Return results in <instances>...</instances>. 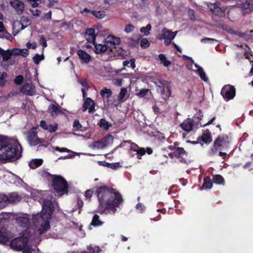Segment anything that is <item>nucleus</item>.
<instances>
[{
    "mask_svg": "<svg viewBox=\"0 0 253 253\" xmlns=\"http://www.w3.org/2000/svg\"><path fill=\"white\" fill-rule=\"evenodd\" d=\"M95 194L99 200L98 208H105L113 211H117L116 208L123 202L121 194L116 189L106 185L96 187Z\"/></svg>",
    "mask_w": 253,
    "mask_h": 253,
    "instance_id": "1",
    "label": "nucleus"
},
{
    "mask_svg": "<svg viewBox=\"0 0 253 253\" xmlns=\"http://www.w3.org/2000/svg\"><path fill=\"white\" fill-rule=\"evenodd\" d=\"M19 145L17 140L0 136V160L6 162L18 159L21 157Z\"/></svg>",
    "mask_w": 253,
    "mask_h": 253,
    "instance_id": "2",
    "label": "nucleus"
},
{
    "mask_svg": "<svg viewBox=\"0 0 253 253\" xmlns=\"http://www.w3.org/2000/svg\"><path fill=\"white\" fill-rule=\"evenodd\" d=\"M230 138L227 134L218 135L213 142L212 147L208 152V155L212 157L218 150H226L229 147Z\"/></svg>",
    "mask_w": 253,
    "mask_h": 253,
    "instance_id": "3",
    "label": "nucleus"
},
{
    "mask_svg": "<svg viewBox=\"0 0 253 253\" xmlns=\"http://www.w3.org/2000/svg\"><path fill=\"white\" fill-rule=\"evenodd\" d=\"M157 91L167 101L171 95V84L166 80H159L154 82Z\"/></svg>",
    "mask_w": 253,
    "mask_h": 253,
    "instance_id": "4",
    "label": "nucleus"
},
{
    "mask_svg": "<svg viewBox=\"0 0 253 253\" xmlns=\"http://www.w3.org/2000/svg\"><path fill=\"white\" fill-rule=\"evenodd\" d=\"M27 140L31 146L39 145L38 150H41L42 147L46 148L48 146V142L44 139L38 137V133L35 130L27 132Z\"/></svg>",
    "mask_w": 253,
    "mask_h": 253,
    "instance_id": "5",
    "label": "nucleus"
},
{
    "mask_svg": "<svg viewBox=\"0 0 253 253\" xmlns=\"http://www.w3.org/2000/svg\"><path fill=\"white\" fill-rule=\"evenodd\" d=\"M52 185L56 192L68 193V184L66 180L62 176L56 175L51 179Z\"/></svg>",
    "mask_w": 253,
    "mask_h": 253,
    "instance_id": "6",
    "label": "nucleus"
},
{
    "mask_svg": "<svg viewBox=\"0 0 253 253\" xmlns=\"http://www.w3.org/2000/svg\"><path fill=\"white\" fill-rule=\"evenodd\" d=\"M27 231L24 232L23 235L17 237L10 242V246L11 249L16 251H22L27 246L29 238L26 235Z\"/></svg>",
    "mask_w": 253,
    "mask_h": 253,
    "instance_id": "7",
    "label": "nucleus"
},
{
    "mask_svg": "<svg viewBox=\"0 0 253 253\" xmlns=\"http://www.w3.org/2000/svg\"><path fill=\"white\" fill-rule=\"evenodd\" d=\"M220 94L226 101L233 99L236 95V88L234 86L231 84L224 85L220 92Z\"/></svg>",
    "mask_w": 253,
    "mask_h": 253,
    "instance_id": "8",
    "label": "nucleus"
},
{
    "mask_svg": "<svg viewBox=\"0 0 253 253\" xmlns=\"http://www.w3.org/2000/svg\"><path fill=\"white\" fill-rule=\"evenodd\" d=\"M53 211L54 206L52 201L48 199H44L41 211V212L43 214V217L46 219H50Z\"/></svg>",
    "mask_w": 253,
    "mask_h": 253,
    "instance_id": "9",
    "label": "nucleus"
},
{
    "mask_svg": "<svg viewBox=\"0 0 253 253\" xmlns=\"http://www.w3.org/2000/svg\"><path fill=\"white\" fill-rule=\"evenodd\" d=\"M95 103L91 98L87 97L84 103L82 110L83 112H85L88 109L89 113H93L95 111Z\"/></svg>",
    "mask_w": 253,
    "mask_h": 253,
    "instance_id": "10",
    "label": "nucleus"
},
{
    "mask_svg": "<svg viewBox=\"0 0 253 253\" xmlns=\"http://www.w3.org/2000/svg\"><path fill=\"white\" fill-rule=\"evenodd\" d=\"M176 158L180 159V162L186 164L187 153L182 147H176L174 150Z\"/></svg>",
    "mask_w": 253,
    "mask_h": 253,
    "instance_id": "11",
    "label": "nucleus"
},
{
    "mask_svg": "<svg viewBox=\"0 0 253 253\" xmlns=\"http://www.w3.org/2000/svg\"><path fill=\"white\" fill-rule=\"evenodd\" d=\"M93 44L94 45V51L97 54L104 53L108 51H111V47L108 45V43L96 44L95 42V44Z\"/></svg>",
    "mask_w": 253,
    "mask_h": 253,
    "instance_id": "12",
    "label": "nucleus"
},
{
    "mask_svg": "<svg viewBox=\"0 0 253 253\" xmlns=\"http://www.w3.org/2000/svg\"><path fill=\"white\" fill-rule=\"evenodd\" d=\"M17 224L19 226L28 228L30 225V217L28 215L26 216H20L16 218Z\"/></svg>",
    "mask_w": 253,
    "mask_h": 253,
    "instance_id": "13",
    "label": "nucleus"
},
{
    "mask_svg": "<svg viewBox=\"0 0 253 253\" xmlns=\"http://www.w3.org/2000/svg\"><path fill=\"white\" fill-rule=\"evenodd\" d=\"M95 30L93 28H87L86 30L85 38L89 42H92L95 44L96 35Z\"/></svg>",
    "mask_w": 253,
    "mask_h": 253,
    "instance_id": "14",
    "label": "nucleus"
},
{
    "mask_svg": "<svg viewBox=\"0 0 253 253\" xmlns=\"http://www.w3.org/2000/svg\"><path fill=\"white\" fill-rule=\"evenodd\" d=\"M10 4L17 12L18 13H22L24 9V3L19 0L10 1Z\"/></svg>",
    "mask_w": 253,
    "mask_h": 253,
    "instance_id": "15",
    "label": "nucleus"
},
{
    "mask_svg": "<svg viewBox=\"0 0 253 253\" xmlns=\"http://www.w3.org/2000/svg\"><path fill=\"white\" fill-rule=\"evenodd\" d=\"M162 34L160 37V39H169V40H173L177 33V32H172L171 31L164 28L162 30Z\"/></svg>",
    "mask_w": 253,
    "mask_h": 253,
    "instance_id": "16",
    "label": "nucleus"
},
{
    "mask_svg": "<svg viewBox=\"0 0 253 253\" xmlns=\"http://www.w3.org/2000/svg\"><path fill=\"white\" fill-rule=\"evenodd\" d=\"M40 126L50 132H54L57 129L58 124L57 123H55L54 125L47 124L45 121L42 120L40 122Z\"/></svg>",
    "mask_w": 253,
    "mask_h": 253,
    "instance_id": "17",
    "label": "nucleus"
},
{
    "mask_svg": "<svg viewBox=\"0 0 253 253\" xmlns=\"http://www.w3.org/2000/svg\"><path fill=\"white\" fill-rule=\"evenodd\" d=\"M77 54L79 58L82 60V63H88L91 59L90 55L83 50H78Z\"/></svg>",
    "mask_w": 253,
    "mask_h": 253,
    "instance_id": "18",
    "label": "nucleus"
},
{
    "mask_svg": "<svg viewBox=\"0 0 253 253\" xmlns=\"http://www.w3.org/2000/svg\"><path fill=\"white\" fill-rule=\"evenodd\" d=\"M180 126L184 130L189 132L193 129V120L190 119H187L184 121Z\"/></svg>",
    "mask_w": 253,
    "mask_h": 253,
    "instance_id": "19",
    "label": "nucleus"
},
{
    "mask_svg": "<svg viewBox=\"0 0 253 253\" xmlns=\"http://www.w3.org/2000/svg\"><path fill=\"white\" fill-rule=\"evenodd\" d=\"M207 132L203 133L202 136L198 138V141H202L206 144L210 143L211 140V133L209 129L206 130Z\"/></svg>",
    "mask_w": 253,
    "mask_h": 253,
    "instance_id": "20",
    "label": "nucleus"
},
{
    "mask_svg": "<svg viewBox=\"0 0 253 253\" xmlns=\"http://www.w3.org/2000/svg\"><path fill=\"white\" fill-rule=\"evenodd\" d=\"M48 110L52 117L56 116L58 114L62 113L60 110V107L53 104H50L48 107Z\"/></svg>",
    "mask_w": 253,
    "mask_h": 253,
    "instance_id": "21",
    "label": "nucleus"
},
{
    "mask_svg": "<svg viewBox=\"0 0 253 253\" xmlns=\"http://www.w3.org/2000/svg\"><path fill=\"white\" fill-rule=\"evenodd\" d=\"M49 220V219L42 220L44 222L41 224L39 228L38 229V233L40 235H42L45 233L50 228V226L48 221Z\"/></svg>",
    "mask_w": 253,
    "mask_h": 253,
    "instance_id": "22",
    "label": "nucleus"
},
{
    "mask_svg": "<svg viewBox=\"0 0 253 253\" xmlns=\"http://www.w3.org/2000/svg\"><path fill=\"white\" fill-rule=\"evenodd\" d=\"M98 164L100 166L106 167L113 169H116L118 168L121 167V165L119 163H109L105 161H99Z\"/></svg>",
    "mask_w": 253,
    "mask_h": 253,
    "instance_id": "23",
    "label": "nucleus"
},
{
    "mask_svg": "<svg viewBox=\"0 0 253 253\" xmlns=\"http://www.w3.org/2000/svg\"><path fill=\"white\" fill-rule=\"evenodd\" d=\"M34 87L32 84H26L22 87L21 90L23 93L31 95L34 92Z\"/></svg>",
    "mask_w": 253,
    "mask_h": 253,
    "instance_id": "24",
    "label": "nucleus"
},
{
    "mask_svg": "<svg viewBox=\"0 0 253 253\" xmlns=\"http://www.w3.org/2000/svg\"><path fill=\"white\" fill-rule=\"evenodd\" d=\"M104 223V222L100 219V216L95 214L92 217L90 225L94 227H98L102 225Z\"/></svg>",
    "mask_w": 253,
    "mask_h": 253,
    "instance_id": "25",
    "label": "nucleus"
},
{
    "mask_svg": "<svg viewBox=\"0 0 253 253\" xmlns=\"http://www.w3.org/2000/svg\"><path fill=\"white\" fill-rule=\"evenodd\" d=\"M202 187L205 189H211L213 185V181L210 176H207L204 178Z\"/></svg>",
    "mask_w": 253,
    "mask_h": 253,
    "instance_id": "26",
    "label": "nucleus"
},
{
    "mask_svg": "<svg viewBox=\"0 0 253 253\" xmlns=\"http://www.w3.org/2000/svg\"><path fill=\"white\" fill-rule=\"evenodd\" d=\"M212 181L215 184L224 186L225 185V180L223 177L220 174L212 175Z\"/></svg>",
    "mask_w": 253,
    "mask_h": 253,
    "instance_id": "27",
    "label": "nucleus"
},
{
    "mask_svg": "<svg viewBox=\"0 0 253 253\" xmlns=\"http://www.w3.org/2000/svg\"><path fill=\"white\" fill-rule=\"evenodd\" d=\"M42 163L43 160L42 159H33L29 163V166L32 169H35L41 166L42 164Z\"/></svg>",
    "mask_w": 253,
    "mask_h": 253,
    "instance_id": "28",
    "label": "nucleus"
},
{
    "mask_svg": "<svg viewBox=\"0 0 253 253\" xmlns=\"http://www.w3.org/2000/svg\"><path fill=\"white\" fill-rule=\"evenodd\" d=\"M44 220H47L43 216V214L41 213H38L36 214H33L32 218V221L34 224H38L40 221H42Z\"/></svg>",
    "mask_w": 253,
    "mask_h": 253,
    "instance_id": "29",
    "label": "nucleus"
},
{
    "mask_svg": "<svg viewBox=\"0 0 253 253\" xmlns=\"http://www.w3.org/2000/svg\"><path fill=\"white\" fill-rule=\"evenodd\" d=\"M126 143L130 145V149L136 152V151L139 148L138 145L135 143H132L130 140H125L119 145L120 147H124Z\"/></svg>",
    "mask_w": 253,
    "mask_h": 253,
    "instance_id": "30",
    "label": "nucleus"
},
{
    "mask_svg": "<svg viewBox=\"0 0 253 253\" xmlns=\"http://www.w3.org/2000/svg\"><path fill=\"white\" fill-rule=\"evenodd\" d=\"M113 138L110 134H107L103 138L100 140L101 142V148H103L110 143V140L113 141Z\"/></svg>",
    "mask_w": 253,
    "mask_h": 253,
    "instance_id": "31",
    "label": "nucleus"
},
{
    "mask_svg": "<svg viewBox=\"0 0 253 253\" xmlns=\"http://www.w3.org/2000/svg\"><path fill=\"white\" fill-rule=\"evenodd\" d=\"M8 204V196L5 194H0V208L2 209L5 207Z\"/></svg>",
    "mask_w": 253,
    "mask_h": 253,
    "instance_id": "32",
    "label": "nucleus"
},
{
    "mask_svg": "<svg viewBox=\"0 0 253 253\" xmlns=\"http://www.w3.org/2000/svg\"><path fill=\"white\" fill-rule=\"evenodd\" d=\"M100 94L101 97L103 98H105V97L109 98L112 96V92L111 89H108L106 87H104L101 90Z\"/></svg>",
    "mask_w": 253,
    "mask_h": 253,
    "instance_id": "33",
    "label": "nucleus"
},
{
    "mask_svg": "<svg viewBox=\"0 0 253 253\" xmlns=\"http://www.w3.org/2000/svg\"><path fill=\"white\" fill-rule=\"evenodd\" d=\"M9 242V238L6 232L0 230V243L6 244Z\"/></svg>",
    "mask_w": 253,
    "mask_h": 253,
    "instance_id": "34",
    "label": "nucleus"
},
{
    "mask_svg": "<svg viewBox=\"0 0 253 253\" xmlns=\"http://www.w3.org/2000/svg\"><path fill=\"white\" fill-rule=\"evenodd\" d=\"M19 197L17 193L13 192L8 196V202L9 203H14L17 201L19 200Z\"/></svg>",
    "mask_w": 253,
    "mask_h": 253,
    "instance_id": "35",
    "label": "nucleus"
},
{
    "mask_svg": "<svg viewBox=\"0 0 253 253\" xmlns=\"http://www.w3.org/2000/svg\"><path fill=\"white\" fill-rule=\"evenodd\" d=\"M99 125L100 126V127L101 128H103L105 130H108L109 127L111 126V125L108 122H107L105 119H100L99 121Z\"/></svg>",
    "mask_w": 253,
    "mask_h": 253,
    "instance_id": "36",
    "label": "nucleus"
},
{
    "mask_svg": "<svg viewBox=\"0 0 253 253\" xmlns=\"http://www.w3.org/2000/svg\"><path fill=\"white\" fill-rule=\"evenodd\" d=\"M241 47L244 48V56L245 58H248L249 55H252L253 54L251 48L247 44L241 45Z\"/></svg>",
    "mask_w": 253,
    "mask_h": 253,
    "instance_id": "37",
    "label": "nucleus"
},
{
    "mask_svg": "<svg viewBox=\"0 0 253 253\" xmlns=\"http://www.w3.org/2000/svg\"><path fill=\"white\" fill-rule=\"evenodd\" d=\"M2 53L1 56L2 57V59L4 61L8 60L11 58V56L12 55V53L9 49L6 51L3 49Z\"/></svg>",
    "mask_w": 253,
    "mask_h": 253,
    "instance_id": "38",
    "label": "nucleus"
},
{
    "mask_svg": "<svg viewBox=\"0 0 253 253\" xmlns=\"http://www.w3.org/2000/svg\"><path fill=\"white\" fill-rule=\"evenodd\" d=\"M91 13L95 17L98 19H102L106 15L105 12L104 11H91Z\"/></svg>",
    "mask_w": 253,
    "mask_h": 253,
    "instance_id": "39",
    "label": "nucleus"
},
{
    "mask_svg": "<svg viewBox=\"0 0 253 253\" xmlns=\"http://www.w3.org/2000/svg\"><path fill=\"white\" fill-rule=\"evenodd\" d=\"M88 253H100L101 249L98 246H89L87 247Z\"/></svg>",
    "mask_w": 253,
    "mask_h": 253,
    "instance_id": "40",
    "label": "nucleus"
},
{
    "mask_svg": "<svg viewBox=\"0 0 253 253\" xmlns=\"http://www.w3.org/2000/svg\"><path fill=\"white\" fill-rule=\"evenodd\" d=\"M44 56L43 54L40 55L37 53L33 57V60L36 64L38 65L42 60L44 59Z\"/></svg>",
    "mask_w": 253,
    "mask_h": 253,
    "instance_id": "41",
    "label": "nucleus"
},
{
    "mask_svg": "<svg viewBox=\"0 0 253 253\" xmlns=\"http://www.w3.org/2000/svg\"><path fill=\"white\" fill-rule=\"evenodd\" d=\"M151 25L150 24H148L146 27H143L140 29V32L143 33L145 36H148L150 34L149 31L151 29Z\"/></svg>",
    "mask_w": 253,
    "mask_h": 253,
    "instance_id": "42",
    "label": "nucleus"
},
{
    "mask_svg": "<svg viewBox=\"0 0 253 253\" xmlns=\"http://www.w3.org/2000/svg\"><path fill=\"white\" fill-rule=\"evenodd\" d=\"M197 71L201 79H202L205 82L207 81L208 79L206 77V75L204 72L202 67H199L198 69H197Z\"/></svg>",
    "mask_w": 253,
    "mask_h": 253,
    "instance_id": "43",
    "label": "nucleus"
},
{
    "mask_svg": "<svg viewBox=\"0 0 253 253\" xmlns=\"http://www.w3.org/2000/svg\"><path fill=\"white\" fill-rule=\"evenodd\" d=\"M126 93V88L124 87L122 88L118 97V100L119 101H122L125 98Z\"/></svg>",
    "mask_w": 253,
    "mask_h": 253,
    "instance_id": "44",
    "label": "nucleus"
},
{
    "mask_svg": "<svg viewBox=\"0 0 253 253\" xmlns=\"http://www.w3.org/2000/svg\"><path fill=\"white\" fill-rule=\"evenodd\" d=\"M150 45V43L146 38H143L140 41V46L142 48L145 49L148 47Z\"/></svg>",
    "mask_w": 253,
    "mask_h": 253,
    "instance_id": "45",
    "label": "nucleus"
},
{
    "mask_svg": "<svg viewBox=\"0 0 253 253\" xmlns=\"http://www.w3.org/2000/svg\"><path fill=\"white\" fill-rule=\"evenodd\" d=\"M139 40H134L133 39H130L128 42V45L130 47H137L139 44Z\"/></svg>",
    "mask_w": 253,
    "mask_h": 253,
    "instance_id": "46",
    "label": "nucleus"
},
{
    "mask_svg": "<svg viewBox=\"0 0 253 253\" xmlns=\"http://www.w3.org/2000/svg\"><path fill=\"white\" fill-rule=\"evenodd\" d=\"M149 90L147 88H142L140 89L139 92L136 93V95L139 97H143L145 96L147 93L149 92Z\"/></svg>",
    "mask_w": 253,
    "mask_h": 253,
    "instance_id": "47",
    "label": "nucleus"
},
{
    "mask_svg": "<svg viewBox=\"0 0 253 253\" xmlns=\"http://www.w3.org/2000/svg\"><path fill=\"white\" fill-rule=\"evenodd\" d=\"M41 175L43 178H46L49 180V179L53 178V176L54 175H52L46 171L43 170L42 171Z\"/></svg>",
    "mask_w": 253,
    "mask_h": 253,
    "instance_id": "48",
    "label": "nucleus"
},
{
    "mask_svg": "<svg viewBox=\"0 0 253 253\" xmlns=\"http://www.w3.org/2000/svg\"><path fill=\"white\" fill-rule=\"evenodd\" d=\"M20 23H22L23 24H25V25L28 26L29 25H30L31 22H30V20L28 17L23 16L21 18Z\"/></svg>",
    "mask_w": 253,
    "mask_h": 253,
    "instance_id": "49",
    "label": "nucleus"
},
{
    "mask_svg": "<svg viewBox=\"0 0 253 253\" xmlns=\"http://www.w3.org/2000/svg\"><path fill=\"white\" fill-rule=\"evenodd\" d=\"M23 77L22 75H18L15 77L14 82L16 84L20 85L23 83Z\"/></svg>",
    "mask_w": 253,
    "mask_h": 253,
    "instance_id": "50",
    "label": "nucleus"
},
{
    "mask_svg": "<svg viewBox=\"0 0 253 253\" xmlns=\"http://www.w3.org/2000/svg\"><path fill=\"white\" fill-rule=\"evenodd\" d=\"M134 26L132 24H127L125 28V32L126 33H129L133 32L134 30Z\"/></svg>",
    "mask_w": 253,
    "mask_h": 253,
    "instance_id": "51",
    "label": "nucleus"
},
{
    "mask_svg": "<svg viewBox=\"0 0 253 253\" xmlns=\"http://www.w3.org/2000/svg\"><path fill=\"white\" fill-rule=\"evenodd\" d=\"M39 42L41 45L43 46V48H45L47 47V44L46 42V40L45 38L43 37V36H40V39L39 40Z\"/></svg>",
    "mask_w": 253,
    "mask_h": 253,
    "instance_id": "52",
    "label": "nucleus"
},
{
    "mask_svg": "<svg viewBox=\"0 0 253 253\" xmlns=\"http://www.w3.org/2000/svg\"><path fill=\"white\" fill-rule=\"evenodd\" d=\"M146 151L144 148H139L137 151H136V154L140 155V156H138L137 157V159H140L141 156H143L145 154Z\"/></svg>",
    "mask_w": 253,
    "mask_h": 253,
    "instance_id": "53",
    "label": "nucleus"
},
{
    "mask_svg": "<svg viewBox=\"0 0 253 253\" xmlns=\"http://www.w3.org/2000/svg\"><path fill=\"white\" fill-rule=\"evenodd\" d=\"M73 126L77 130L80 129L82 127V125L80 124L79 121L77 119L74 120Z\"/></svg>",
    "mask_w": 253,
    "mask_h": 253,
    "instance_id": "54",
    "label": "nucleus"
},
{
    "mask_svg": "<svg viewBox=\"0 0 253 253\" xmlns=\"http://www.w3.org/2000/svg\"><path fill=\"white\" fill-rule=\"evenodd\" d=\"M201 42H209L211 43H213L214 42H217V40L214 39H212V38H203L202 40H201Z\"/></svg>",
    "mask_w": 253,
    "mask_h": 253,
    "instance_id": "55",
    "label": "nucleus"
},
{
    "mask_svg": "<svg viewBox=\"0 0 253 253\" xmlns=\"http://www.w3.org/2000/svg\"><path fill=\"white\" fill-rule=\"evenodd\" d=\"M54 150H56V151H59L60 152H71L72 151L69 150V149L67 148H64V147H63V148H60L58 146H56L55 148H54Z\"/></svg>",
    "mask_w": 253,
    "mask_h": 253,
    "instance_id": "56",
    "label": "nucleus"
},
{
    "mask_svg": "<svg viewBox=\"0 0 253 253\" xmlns=\"http://www.w3.org/2000/svg\"><path fill=\"white\" fill-rule=\"evenodd\" d=\"M19 52L20 53V55L24 57H26L29 54V50L26 48L20 49Z\"/></svg>",
    "mask_w": 253,
    "mask_h": 253,
    "instance_id": "57",
    "label": "nucleus"
},
{
    "mask_svg": "<svg viewBox=\"0 0 253 253\" xmlns=\"http://www.w3.org/2000/svg\"><path fill=\"white\" fill-rule=\"evenodd\" d=\"M93 193V191L91 189L87 190L85 192L84 196L87 199H90L92 196Z\"/></svg>",
    "mask_w": 253,
    "mask_h": 253,
    "instance_id": "58",
    "label": "nucleus"
},
{
    "mask_svg": "<svg viewBox=\"0 0 253 253\" xmlns=\"http://www.w3.org/2000/svg\"><path fill=\"white\" fill-rule=\"evenodd\" d=\"M91 146L93 148H101V142L100 140L94 141L91 144Z\"/></svg>",
    "mask_w": 253,
    "mask_h": 253,
    "instance_id": "59",
    "label": "nucleus"
},
{
    "mask_svg": "<svg viewBox=\"0 0 253 253\" xmlns=\"http://www.w3.org/2000/svg\"><path fill=\"white\" fill-rule=\"evenodd\" d=\"M196 116L197 118V119H198L199 122H200V121H201L202 120L203 115L202 113V111L201 110H198V111L197 112V113L196 114Z\"/></svg>",
    "mask_w": 253,
    "mask_h": 253,
    "instance_id": "60",
    "label": "nucleus"
},
{
    "mask_svg": "<svg viewBox=\"0 0 253 253\" xmlns=\"http://www.w3.org/2000/svg\"><path fill=\"white\" fill-rule=\"evenodd\" d=\"M130 66L131 67L134 69L136 66H135V59L134 58H131L130 60Z\"/></svg>",
    "mask_w": 253,
    "mask_h": 253,
    "instance_id": "61",
    "label": "nucleus"
},
{
    "mask_svg": "<svg viewBox=\"0 0 253 253\" xmlns=\"http://www.w3.org/2000/svg\"><path fill=\"white\" fill-rule=\"evenodd\" d=\"M19 50H20V49L15 48V49H13V50H11V51L12 53V55H19L20 54Z\"/></svg>",
    "mask_w": 253,
    "mask_h": 253,
    "instance_id": "62",
    "label": "nucleus"
},
{
    "mask_svg": "<svg viewBox=\"0 0 253 253\" xmlns=\"http://www.w3.org/2000/svg\"><path fill=\"white\" fill-rule=\"evenodd\" d=\"M188 13L191 17L190 18L191 20L195 18L194 11L192 9L190 8L188 10Z\"/></svg>",
    "mask_w": 253,
    "mask_h": 253,
    "instance_id": "63",
    "label": "nucleus"
},
{
    "mask_svg": "<svg viewBox=\"0 0 253 253\" xmlns=\"http://www.w3.org/2000/svg\"><path fill=\"white\" fill-rule=\"evenodd\" d=\"M114 84L117 86H120L122 85V79H117L114 82Z\"/></svg>",
    "mask_w": 253,
    "mask_h": 253,
    "instance_id": "64",
    "label": "nucleus"
}]
</instances>
